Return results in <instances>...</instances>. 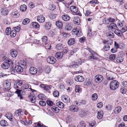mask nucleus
<instances>
[{"label":"nucleus","mask_w":127,"mask_h":127,"mask_svg":"<svg viewBox=\"0 0 127 127\" xmlns=\"http://www.w3.org/2000/svg\"><path fill=\"white\" fill-rule=\"evenodd\" d=\"M51 109L53 111L56 113H58L59 111V108L55 106H53L52 107Z\"/></svg>","instance_id":"nucleus-30"},{"label":"nucleus","mask_w":127,"mask_h":127,"mask_svg":"<svg viewBox=\"0 0 127 127\" xmlns=\"http://www.w3.org/2000/svg\"><path fill=\"white\" fill-rule=\"evenodd\" d=\"M56 104L58 107L61 108H63L64 107V104L61 102H58Z\"/></svg>","instance_id":"nucleus-35"},{"label":"nucleus","mask_w":127,"mask_h":127,"mask_svg":"<svg viewBox=\"0 0 127 127\" xmlns=\"http://www.w3.org/2000/svg\"><path fill=\"white\" fill-rule=\"evenodd\" d=\"M11 16L14 18L18 17L20 16L19 14L17 11L13 12L11 14Z\"/></svg>","instance_id":"nucleus-19"},{"label":"nucleus","mask_w":127,"mask_h":127,"mask_svg":"<svg viewBox=\"0 0 127 127\" xmlns=\"http://www.w3.org/2000/svg\"><path fill=\"white\" fill-rule=\"evenodd\" d=\"M87 115V113L84 111H81L80 112V116L82 118L86 116Z\"/></svg>","instance_id":"nucleus-32"},{"label":"nucleus","mask_w":127,"mask_h":127,"mask_svg":"<svg viewBox=\"0 0 127 127\" xmlns=\"http://www.w3.org/2000/svg\"><path fill=\"white\" fill-rule=\"evenodd\" d=\"M75 91L76 92H78L80 91L81 90V89L80 88L79 85H76L75 86Z\"/></svg>","instance_id":"nucleus-55"},{"label":"nucleus","mask_w":127,"mask_h":127,"mask_svg":"<svg viewBox=\"0 0 127 127\" xmlns=\"http://www.w3.org/2000/svg\"><path fill=\"white\" fill-rule=\"evenodd\" d=\"M14 31L15 32H18L21 29L20 26L19 25L17 26L16 27H14Z\"/></svg>","instance_id":"nucleus-54"},{"label":"nucleus","mask_w":127,"mask_h":127,"mask_svg":"<svg viewBox=\"0 0 127 127\" xmlns=\"http://www.w3.org/2000/svg\"><path fill=\"white\" fill-rule=\"evenodd\" d=\"M73 22L75 24L78 25L80 24V19L78 16L76 17L73 20Z\"/></svg>","instance_id":"nucleus-24"},{"label":"nucleus","mask_w":127,"mask_h":127,"mask_svg":"<svg viewBox=\"0 0 127 127\" xmlns=\"http://www.w3.org/2000/svg\"><path fill=\"white\" fill-rule=\"evenodd\" d=\"M23 68L20 65H16L15 67V70L18 72H21L23 71Z\"/></svg>","instance_id":"nucleus-10"},{"label":"nucleus","mask_w":127,"mask_h":127,"mask_svg":"<svg viewBox=\"0 0 127 127\" xmlns=\"http://www.w3.org/2000/svg\"><path fill=\"white\" fill-rule=\"evenodd\" d=\"M92 13V12L90 10H87L86 11V12L85 13V15L86 16H89Z\"/></svg>","instance_id":"nucleus-59"},{"label":"nucleus","mask_w":127,"mask_h":127,"mask_svg":"<svg viewBox=\"0 0 127 127\" xmlns=\"http://www.w3.org/2000/svg\"><path fill=\"white\" fill-rule=\"evenodd\" d=\"M40 122H39L37 123V126H35L34 127H48L46 126L45 125H43V124H41L40 123Z\"/></svg>","instance_id":"nucleus-53"},{"label":"nucleus","mask_w":127,"mask_h":127,"mask_svg":"<svg viewBox=\"0 0 127 127\" xmlns=\"http://www.w3.org/2000/svg\"><path fill=\"white\" fill-rule=\"evenodd\" d=\"M109 27L111 29H115L117 28V26L115 24L112 23L110 24Z\"/></svg>","instance_id":"nucleus-36"},{"label":"nucleus","mask_w":127,"mask_h":127,"mask_svg":"<svg viewBox=\"0 0 127 127\" xmlns=\"http://www.w3.org/2000/svg\"><path fill=\"white\" fill-rule=\"evenodd\" d=\"M97 98V95L96 94H94L92 95V99L94 100H96Z\"/></svg>","instance_id":"nucleus-52"},{"label":"nucleus","mask_w":127,"mask_h":127,"mask_svg":"<svg viewBox=\"0 0 127 127\" xmlns=\"http://www.w3.org/2000/svg\"><path fill=\"white\" fill-rule=\"evenodd\" d=\"M23 113V111H22V109H19L15 112V116L18 117L19 116L20 114H22Z\"/></svg>","instance_id":"nucleus-18"},{"label":"nucleus","mask_w":127,"mask_h":127,"mask_svg":"<svg viewBox=\"0 0 127 127\" xmlns=\"http://www.w3.org/2000/svg\"><path fill=\"white\" fill-rule=\"evenodd\" d=\"M29 87V86L28 84H25L23 85L21 87V89L22 90H24L28 89Z\"/></svg>","instance_id":"nucleus-45"},{"label":"nucleus","mask_w":127,"mask_h":127,"mask_svg":"<svg viewBox=\"0 0 127 127\" xmlns=\"http://www.w3.org/2000/svg\"><path fill=\"white\" fill-rule=\"evenodd\" d=\"M117 25L118 27H121L123 26V24L122 22L118 21L117 23Z\"/></svg>","instance_id":"nucleus-60"},{"label":"nucleus","mask_w":127,"mask_h":127,"mask_svg":"<svg viewBox=\"0 0 127 127\" xmlns=\"http://www.w3.org/2000/svg\"><path fill=\"white\" fill-rule=\"evenodd\" d=\"M5 31L7 35H8L10 34L11 32L10 28L9 27L7 28L6 29Z\"/></svg>","instance_id":"nucleus-44"},{"label":"nucleus","mask_w":127,"mask_h":127,"mask_svg":"<svg viewBox=\"0 0 127 127\" xmlns=\"http://www.w3.org/2000/svg\"><path fill=\"white\" fill-rule=\"evenodd\" d=\"M82 52H85L84 53L85 55H87V53H90L91 55L88 57V58L90 59H92L93 60H97L98 58L97 57V54L93 51L91 48H89L88 49H84L82 51Z\"/></svg>","instance_id":"nucleus-1"},{"label":"nucleus","mask_w":127,"mask_h":127,"mask_svg":"<svg viewBox=\"0 0 127 127\" xmlns=\"http://www.w3.org/2000/svg\"><path fill=\"white\" fill-rule=\"evenodd\" d=\"M34 96H31L30 97V100L31 102L33 103H34L35 102L36 100Z\"/></svg>","instance_id":"nucleus-56"},{"label":"nucleus","mask_w":127,"mask_h":127,"mask_svg":"<svg viewBox=\"0 0 127 127\" xmlns=\"http://www.w3.org/2000/svg\"><path fill=\"white\" fill-rule=\"evenodd\" d=\"M69 108L70 110L73 112H77L78 110V107L76 105H71Z\"/></svg>","instance_id":"nucleus-15"},{"label":"nucleus","mask_w":127,"mask_h":127,"mask_svg":"<svg viewBox=\"0 0 127 127\" xmlns=\"http://www.w3.org/2000/svg\"><path fill=\"white\" fill-rule=\"evenodd\" d=\"M121 108L120 106L117 107L114 111V113L115 114H117L119 113L121 110Z\"/></svg>","instance_id":"nucleus-31"},{"label":"nucleus","mask_w":127,"mask_h":127,"mask_svg":"<svg viewBox=\"0 0 127 127\" xmlns=\"http://www.w3.org/2000/svg\"><path fill=\"white\" fill-rule=\"evenodd\" d=\"M10 53L11 56L14 58L17 56V53L15 49H13L10 50Z\"/></svg>","instance_id":"nucleus-13"},{"label":"nucleus","mask_w":127,"mask_h":127,"mask_svg":"<svg viewBox=\"0 0 127 127\" xmlns=\"http://www.w3.org/2000/svg\"><path fill=\"white\" fill-rule=\"evenodd\" d=\"M37 21L39 22L42 23L44 22L45 21V18L43 16L40 15L37 16Z\"/></svg>","instance_id":"nucleus-8"},{"label":"nucleus","mask_w":127,"mask_h":127,"mask_svg":"<svg viewBox=\"0 0 127 127\" xmlns=\"http://www.w3.org/2000/svg\"><path fill=\"white\" fill-rule=\"evenodd\" d=\"M105 51H107L110 49V47L108 45H106L104 46L103 48Z\"/></svg>","instance_id":"nucleus-48"},{"label":"nucleus","mask_w":127,"mask_h":127,"mask_svg":"<svg viewBox=\"0 0 127 127\" xmlns=\"http://www.w3.org/2000/svg\"><path fill=\"white\" fill-rule=\"evenodd\" d=\"M51 86L50 85H47L45 86V90L46 91L49 90L51 89Z\"/></svg>","instance_id":"nucleus-63"},{"label":"nucleus","mask_w":127,"mask_h":127,"mask_svg":"<svg viewBox=\"0 0 127 127\" xmlns=\"http://www.w3.org/2000/svg\"><path fill=\"white\" fill-rule=\"evenodd\" d=\"M22 91V90H20L19 89H17L16 91L15 92V93L18 95V96L19 97L20 99H22L23 97L21 93V92Z\"/></svg>","instance_id":"nucleus-21"},{"label":"nucleus","mask_w":127,"mask_h":127,"mask_svg":"<svg viewBox=\"0 0 127 127\" xmlns=\"http://www.w3.org/2000/svg\"><path fill=\"white\" fill-rule=\"evenodd\" d=\"M47 104L50 106H52L53 104V102L49 100H47Z\"/></svg>","instance_id":"nucleus-62"},{"label":"nucleus","mask_w":127,"mask_h":127,"mask_svg":"<svg viewBox=\"0 0 127 127\" xmlns=\"http://www.w3.org/2000/svg\"><path fill=\"white\" fill-rule=\"evenodd\" d=\"M62 18L63 20L65 21H68L70 19V17L68 15L65 14L63 15Z\"/></svg>","instance_id":"nucleus-22"},{"label":"nucleus","mask_w":127,"mask_h":127,"mask_svg":"<svg viewBox=\"0 0 127 127\" xmlns=\"http://www.w3.org/2000/svg\"><path fill=\"white\" fill-rule=\"evenodd\" d=\"M97 118L99 119H101L102 117L103 113L102 111H98L97 112Z\"/></svg>","instance_id":"nucleus-27"},{"label":"nucleus","mask_w":127,"mask_h":127,"mask_svg":"<svg viewBox=\"0 0 127 127\" xmlns=\"http://www.w3.org/2000/svg\"><path fill=\"white\" fill-rule=\"evenodd\" d=\"M6 117L10 121H12V115L11 113H7L5 115Z\"/></svg>","instance_id":"nucleus-20"},{"label":"nucleus","mask_w":127,"mask_h":127,"mask_svg":"<svg viewBox=\"0 0 127 127\" xmlns=\"http://www.w3.org/2000/svg\"><path fill=\"white\" fill-rule=\"evenodd\" d=\"M116 57V55L115 54H112L110 56L109 59L112 60H115Z\"/></svg>","instance_id":"nucleus-51"},{"label":"nucleus","mask_w":127,"mask_h":127,"mask_svg":"<svg viewBox=\"0 0 127 127\" xmlns=\"http://www.w3.org/2000/svg\"><path fill=\"white\" fill-rule=\"evenodd\" d=\"M122 84L124 87L127 88V81H123L122 82Z\"/></svg>","instance_id":"nucleus-64"},{"label":"nucleus","mask_w":127,"mask_h":127,"mask_svg":"<svg viewBox=\"0 0 127 127\" xmlns=\"http://www.w3.org/2000/svg\"><path fill=\"white\" fill-rule=\"evenodd\" d=\"M47 61L50 64H53L55 63L56 61L55 58L53 57L50 56L47 59Z\"/></svg>","instance_id":"nucleus-6"},{"label":"nucleus","mask_w":127,"mask_h":127,"mask_svg":"<svg viewBox=\"0 0 127 127\" xmlns=\"http://www.w3.org/2000/svg\"><path fill=\"white\" fill-rule=\"evenodd\" d=\"M91 81L89 78H87L86 79L84 82V85L85 86H87L91 84Z\"/></svg>","instance_id":"nucleus-28"},{"label":"nucleus","mask_w":127,"mask_h":127,"mask_svg":"<svg viewBox=\"0 0 127 127\" xmlns=\"http://www.w3.org/2000/svg\"><path fill=\"white\" fill-rule=\"evenodd\" d=\"M53 95L55 97H58L59 95V93L58 91H55L53 93Z\"/></svg>","instance_id":"nucleus-61"},{"label":"nucleus","mask_w":127,"mask_h":127,"mask_svg":"<svg viewBox=\"0 0 127 127\" xmlns=\"http://www.w3.org/2000/svg\"><path fill=\"white\" fill-rule=\"evenodd\" d=\"M4 61L5 62L2 64L1 67L4 69H7L9 67L10 64H12V62L9 59H6Z\"/></svg>","instance_id":"nucleus-3"},{"label":"nucleus","mask_w":127,"mask_h":127,"mask_svg":"<svg viewBox=\"0 0 127 127\" xmlns=\"http://www.w3.org/2000/svg\"><path fill=\"white\" fill-rule=\"evenodd\" d=\"M127 30V27L126 26H124L121 29V31L122 32H124Z\"/></svg>","instance_id":"nucleus-57"},{"label":"nucleus","mask_w":127,"mask_h":127,"mask_svg":"<svg viewBox=\"0 0 127 127\" xmlns=\"http://www.w3.org/2000/svg\"><path fill=\"white\" fill-rule=\"evenodd\" d=\"M69 9L72 12L76 13L78 12V8L74 6H72L70 7Z\"/></svg>","instance_id":"nucleus-12"},{"label":"nucleus","mask_w":127,"mask_h":127,"mask_svg":"<svg viewBox=\"0 0 127 127\" xmlns=\"http://www.w3.org/2000/svg\"><path fill=\"white\" fill-rule=\"evenodd\" d=\"M51 24L49 23H46L45 25V28L47 30H49L51 27Z\"/></svg>","instance_id":"nucleus-46"},{"label":"nucleus","mask_w":127,"mask_h":127,"mask_svg":"<svg viewBox=\"0 0 127 127\" xmlns=\"http://www.w3.org/2000/svg\"><path fill=\"white\" fill-rule=\"evenodd\" d=\"M37 72V69L34 67H31L29 69V72L32 75H35L36 74Z\"/></svg>","instance_id":"nucleus-7"},{"label":"nucleus","mask_w":127,"mask_h":127,"mask_svg":"<svg viewBox=\"0 0 127 127\" xmlns=\"http://www.w3.org/2000/svg\"><path fill=\"white\" fill-rule=\"evenodd\" d=\"M38 98L41 100H44L46 99L45 96L43 94H39L38 95Z\"/></svg>","instance_id":"nucleus-40"},{"label":"nucleus","mask_w":127,"mask_h":127,"mask_svg":"<svg viewBox=\"0 0 127 127\" xmlns=\"http://www.w3.org/2000/svg\"><path fill=\"white\" fill-rule=\"evenodd\" d=\"M24 69L26 68V67L27 62L26 60H22L19 64Z\"/></svg>","instance_id":"nucleus-17"},{"label":"nucleus","mask_w":127,"mask_h":127,"mask_svg":"<svg viewBox=\"0 0 127 127\" xmlns=\"http://www.w3.org/2000/svg\"><path fill=\"white\" fill-rule=\"evenodd\" d=\"M119 83L116 80L112 81L110 83L109 87L112 90H115L117 89L119 86Z\"/></svg>","instance_id":"nucleus-2"},{"label":"nucleus","mask_w":127,"mask_h":127,"mask_svg":"<svg viewBox=\"0 0 127 127\" xmlns=\"http://www.w3.org/2000/svg\"><path fill=\"white\" fill-rule=\"evenodd\" d=\"M51 68L49 66H46L44 69V70L45 72L47 73H49L51 71Z\"/></svg>","instance_id":"nucleus-34"},{"label":"nucleus","mask_w":127,"mask_h":127,"mask_svg":"<svg viewBox=\"0 0 127 127\" xmlns=\"http://www.w3.org/2000/svg\"><path fill=\"white\" fill-rule=\"evenodd\" d=\"M1 11L2 14L4 15H7L8 12L7 7H5L1 8Z\"/></svg>","instance_id":"nucleus-14"},{"label":"nucleus","mask_w":127,"mask_h":127,"mask_svg":"<svg viewBox=\"0 0 127 127\" xmlns=\"http://www.w3.org/2000/svg\"><path fill=\"white\" fill-rule=\"evenodd\" d=\"M114 33L119 36H121L123 35V34L121 30L118 29H116L114 31Z\"/></svg>","instance_id":"nucleus-25"},{"label":"nucleus","mask_w":127,"mask_h":127,"mask_svg":"<svg viewBox=\"0 0 127 127\" xmlns=\"http://www.w3.org/2000/svg\"><path fill=\"white\" fill-rule=\"evenodd\" d=\"M56 25L59 28H62L63 26V24L62 22L60 21H58L56 22Z\"/></svg>","instance_id":"nucleus-33"},{"label":"nucleus","mask_w":127,"mask_h":127,"mask_svg":"<svg viewBox=\"0 0 127 127\" xmlns=\"http://www.w3.org/2000/svg\"><path fill=\"white\" fill-rule=\"evenodd\" d=\"M62 99L64 102H70V99L69 97L66 95H64L62 97Z\"/></svg>","instance_id":"nucleus-11"},{"label":"nucleus","mask_w":127,"mask_h":127,"mask_svg":"<svg viewBox=\"0 0 127 127\" xmlns=\"http://www.w3.org/2000/svg\"><path fill=\"white\" fill-rule=\"evenodd\" d=\"M106 35L107 36H109L111 38H113L114 37V34L111 32H107L106 33Z\"/></svg>","instance_id":"nucleus-49"},{"label":"nucleus","mask_w":127,"mask_h":127,"mask_svg":"<svg viewBox=\"0 0 127 127\" xmlns=\"http://www.w3.org/2000/svg\"><path fill=\"white\" fill-rule=\"evenodd\" d=\"M63 54L61 52H57L56 53L55 57L58 59L62 58L63 57Z\"/></svg>","instance_id":"nucleus-26"},{"label":"nucleus","mask_w":127,"mask_h":127,"mask_svg":"<svg viewBox=\"0 0 127 127\" xmlns=\"http://www.w3.org/2000/svg\"><path fill=\"white\" fill-rule=\"evenodd\" d=\"M0 125L2 126H6L7 125V122L5 120H2L0 122Z\"/></svg>","instance_id":"nucleus-39"},{"label":"nucleus","mask_w":127,"mask_h":127,"mask_svg":"<svg viewBox=\"0 0 127 127\" xmlns=\"http://www.w3.org/2000/svg\"><path fill=\"white\" fill-rule=\"evenodd\" d=\"M75 79L76 81L79 82H83L84 80V78L83 77L80 75L75 77Z\"/></svg>","instance_id":"nucleus-9"},{"label":"nucleus","mask_w":127,"mask_h":127,"mask_svg":"<svg viewBox=\"0 0 127 127\" xmlns=\"http://www.w3.org/2000/svg\"><path fill=\"white\" fill-rule=\"evenodd\" d=\"M47 40V38L46 36H43L41 38V40L42 42V44L45 47H47L46 46V42Z\"/></svg>","instance_id":"nucleus-16"},{"label":"nucleus","mask_w":127,"mask_h":127,"mask_svg":"<svg viewBox=\"0 0 127 127\" xmlns=\"http://www.w3.org/2000/svg\"><path fill=\"white\" fill-rule=\"evenodd\" d=\"M32 25L34 28L37 29L39 27V26L38 23L36 22H33L32 23Z\"/></svg>","instance_id":"nucleus-38"},{"label":"nucleus","mask_w":127,"mask_h":127,"mask_svg":"<svg viewBox=\"0 0 127 127\" xmlns=\"http://www.w3.org/2000/svg\"><path fill=\"white\" fill-rule=\"evenodd\" d=\"M29 19L27 18L25 19L23 21L22 23L24 25H26L28 24L30 22Z\"/></svg>","instance_id":"nucleus-43"},{"label":"nucleus","mask_w":127,"mask_h":127,"mask_svg":"<svg viewBox=\"0 0 127 127\" xmlns=\"http://www.w3.org/2000/svg\"><path fill=\"white\" fill-rule=\"evenodd\" d=\"M123 60V58L121 57H119L117 58L116 59V62L118 63H121L122 62Z\"/></svg>","instance_id":"nucleus-41"},{"label":"nucleus","mask_w":127,"mask_h":127,"mask_svg":"<svg viewBox=\"0 0 127 127\" xmlns=\"http://www.w3.org/2000/svg\"><path fill=\"white\" fill-rule=\"evenodd\" d=\"M26 6L25 5H21L20 7V10L22 11H25L27 9Z\"/></svg>","instance_id":"nucleus-37"},{"label":"nucleus","mask_w":127,"mask_h":127,"mask_svg":"<svg viewBox=\"0 0 127 127\" xmlns=\"http://www.w3.org/2000/svg\"><path fill=\"white\" fill-rule=\"evenodd\" d=\"M10 36L12 37H15L16 35V32L15 31H11L10 34Z\"/></svg>","instance_id":"nucleus-50"},{"label":"nucleus","mask_w":127,"mask_h":127,"mask_svg":"<svg viewBox=\"0 0 127 127\" xmlns=\"http://www.w3.org/2000/svg\"><path fill=\"white\" fill-rule=\"evenodd\" d=\"M120 91L122 93L125 94L127 90L125 87H121L120 89Z\"/></svg>","instance_id":"nucleus-42"},{"label":"nucleus","mask_w":127,"mask_h":127,"mask_svg":"<svg viewBox=\"0 0 127 127\" xmlns=\"http://www.w3.org/2000/svg\"><path fill=\"white\" fill-rule=\"evenodd\" d=\"M75 42V39L74 38H71L69 40L68 43L69 45H71L74 44Z\"/></svg>","instance_id":"nucleus-29"},{"label":"nucleus","mask_w":127,"mask_h":127,"mask_svg":"<svg viewBox=\"0 0 127 127\" xmlns=\"http://www.w3.org/2000/svg\"><path fill=\"white\" fill-rule=\"evenodd\" d=\"M72 29V27L70 23L67 24L65 27V29L67 31H70Z\"/></svg>","instance_id":"nucleus-23"},{"label":"nucleus","mask_w":127,"mask_h":127,"mask_svg":"<svg viewBox=\"0 0 127 127\" xmlns=\"http://www.w3.org/2000/svg\"><path fill=\"white\" fill-rule=\"evenodd\" d=\"M56 47L57 49L59 50L62 49L63 48L62 44L60 43L57 44L56 45Z\"/></svg>","instance_id":"nucleus-47"},{"label":"nucleus","mask_w":127,"mask_h":127,"mask_svg":"<svg viewBox=\"0 0 127 127\" xmlns=\"http://www.w3.org/2000/svg\"><path fill=\"white\" fill-rule=\"evenodd\" d=\"M95 81L96 82L100 83L102 81L103 79V76L101 75L98 74L95 76Z\"/></svg>","instance_id":"nucleus-5"},{"label":"nucleus","mask_w":127,"mask_h":127,"mask_svg":"<svg viewBox=\"0 0 127 127\" xmlns=\"http://www.w3.org/2000/svg\"><path fill=\"white\" fill-rule=\"evenodd\" d=\"M103 24H108L109 23L108 19H107L106 18H104L103 19Z\"/></svg>","instance_id":"nucleus-58"},{"label":"nucleus","mask_w":127,"mask_h":127,"mask_svg":"<svg viewBox=\"0 0 127 127\" xmlns=\"http://www.w3.org/2000/svg\"><path fill=\"white\" fill-rule=\"evenodd\" d=\"M11 84V81H7L3 84V86L5 91H8L10 89V87Z\"/></svg>","instance_id":"nucleus-4"}]
</instances>
